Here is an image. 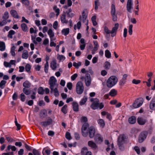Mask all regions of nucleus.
<instances>
[{
    "mask_svg": "<svg viewBox=\"0 0 155 155\" xmlns=\"http://www.w3.org/2000/svg\"><path fill=\"white\" fill-rule=\"evenodd\" d=\"M119 26V24L118 23H116L115 24L114 26L113 27L111 31L109 30L108 28L106 26L104 28V31L107 34H111V37H114L116 35Z\"/></svg>",
    "mask_w": 155,
    "mask_h": 155,
    "instance_id": "nucleus-1",
    "label": "nucleus"
},
{
    "mask_svg": "<svg viewBox=\"0 0 155 155\" xmlns=\"http://www.w3.org/2000/svg\"><path fill=\"white\" fill-rule=\"evenodd\" d=\"M118 79L114 76H110L107 82V86L108 87L110 88L114 86L117 82Z\"/></svg>",
    "mask_w": 155,
    "mask_h": 155,
    "instance_id": "nucleus-2",
    "label": "nucleus"
},
{
    "mask_svg": "<svg viewBox=\"0 0 155 155\" xmlns=\"http://www.w3.org/2000/svg\"><path fill=\"white\" fill-rule=\"evenodd\" d=\"M57 80L54 76H51L50 78L49 84L50 85L51 93L53 92V89L55 87L58 86V84L57 83Z\"/></svg>",
    "mask_w": 155,
    "mask_h": 155,
    "instance_id": "nucleus-3",
    "label": "nucleus"
},
{
    "mask_svg": "<svg viewBox=\"0 0 155 155\" xmlns=\"http://www.w3.org/2000/svg\"><path fill=\"white\" fill-rule=\"evenodd\" d=\"M84 90L83 83L81 81H78L76 85V91L78 94H81Z\"/></svg>",
    "mask_w": 155,
    "mask_h": 155,
    "instance_id": "nucleus-4",
    "label": "nucleus"
},
{
    "mask_svg": "<svg viewBox=\"0 0 155 155\" xmlns=\"http://www.w3.org/2000/svg\"><path fill=\"white\" fill-rule=\"evenodd\" d=\"M143 102V100L142 98H139L136 99L134 101L133 104V107L135 108H137L140 107Z\"/></svg>",
    "mask_w": 155,
    "mask_h": 155,
    "instance_id": "nucleus-5",
    "label": "nucleus"
},
{
    "mask_svg": "<svg viewBox=\"0 0 155 155\" xmlns=\"http://www.w3.org/2000/svg\"><path fill=\"white\" fill-rule=\"evenodd\" d=\"M91 101L93 102L91 106L93 109L95 110L98 108L99 107V100L98 99L92 98L91 99Z\"/></svg>",
    "mask_w": 155,
    "mask_h": 155,
    "instance_id": "nucleus-6",
    "label": "nucleus"
},
{
    "mask_svg": "<svg viewBox=\"0 0 155 155\" xmlns=\"http://www.w3.org/2000/svg\"><path fill=\"white\" fill-rule=\"evenodd\" d=\"M89 125L87 123H85L82 126L81 128V133L82 136L85 137H87L88 135L87 132H85L87 128H89Z\"/></svg>",
    "mask_w": 155,
    "mask_h": 155,
    "instance_id": "nucleus-7",
    "label": "nucleus"
},
{
    "mask_svg": "<svg viewBox=\"0 0 155 155\" xmlns=\"http://www.w3.org/2000/svg\"><path fill=\"white\" fill-rule=\"evenodd\" d=\"M89 125L87 123H85L82 126L81 128V133L82 136L85 137H87L88 135L87 132H85L87 128H89Z\"/></svg>",
    "mask_w": 155,
    "mask_h": 155,
    "instance_id": "nucleus-8",
    "label": "nucleus"
},
{
    "mask_svg": "<svg viewBox=\"0 0 155 155\" xmlns=\"http://www.w3.org/2000/svg\"><path fill=\"white\" fill-rule=\"evenodd\" d=\"M116 10L115 6L114 4L111 5V13L113 17V20L114 21H116L117 20V17L115 14Z\"/></svg>",
    "mask_w": 155,
    "mask_h": 155,
    "instance_id": "nucleus-9",
    "label": "nucleus"
},
{
    "mask_svg": "<svg viewBox=\"0 0 155 155\" xmlns=\"http://www.w3.org/2000/svg\"><path fill=\"white\" fill-rule=\"evenodd\" d=\"M87 133L90 138H93L95 133V129L94 127L92 126H91L89 128V131Z\"/></svg>",
    "mask_w": 155,
    "mask_h": 155,
    "instance_id": "nucleus-10",
    "label": "nucleus"
},
{
    "mask_svg": "<svg viewBox=\"0 0 155 155\" xmlns=\"http://www.w3.org/2000/svg\"><path fill=\"white\" fill-rule=\"evenodd\" d=\"M147 135V133L146 132H143L141 133L139 137V142L140 143H141L143 142L146 139Z\"/></svg>",
    "mask_w": 155,
    "mask_h": 155,
    "instance_id": "nucleus-11",
    "label": "nucleus"
},
{
    "mask_svg": "<svg viewBox=\"0 0 155 155\" xmlns=\"http://www.w3.org/2000/svg\"><path fill=\"white\" fill-rule=\"evenodd\" d=\"M84 79L86 86H89L91 83V78L90 74H87L85 75Z\"/></svg>",
    "mask_w": 155,
    "mask_h": 155,
    "instance_id": "nucleus-12",
    "label": "nucleus"
},
{
    "mask_svg": "<svg viewBox=\"0 0 155 155\" xmlns=\"http://www.w3.org/2000/svg\"><path fill=\"white\" fill-rule=\"evenodd\" d=\"M52 123V120L51 118L49 119L48 120L46 121H43L41 122V124L42 127H46L50 125Z\"/></svg>",
    "mask_w": 155,
    "mask_h": 155,
    "instance_id": "nucleus-13",
    "label": "nucleus"
},
{
    "mask_svg": "<svg viewBox=\"0 0 155 155\" xmlns=\"http://www.w3.org/2000/svg\"><path fill=\"white\" fill-rule=\"evenodd\" d=\"M94 140L97 143H100L103 141V138L99 134H97L94 137Z\"/></svg>",
    "mask_w": 155,
    "mask_h": 155,
    "instance_id": "nucleus-14",
    "label": "nucleus"
},
{
    "mask_svg": "<svg viewBox=\"0 0 155 155\" xmlns=\"http://www.w3.org/2000/svg\"><path fill=\"white\" fill-rule=\"evenodd\" d=\"M125 137L124 134L120 135L118 138V144H123L125 142Z\"/></svg>",
    "mask_w": 155,
    "mask_h": 155,
    "instance_id": "nucleus-15",
    "label": "nucleus"
},
{
    "mask_svg": "<svg viewBox=\"0 0 155 155\" xmlns=\"http://www.w3.org/2000/svg\"><path fill=\"white\" fill-rule=\"evenodd\" d=\"M82 16L80 15L79 18V20L80 21H82L83 23L85 22L86 20L87 17V15L86 14L84 11H83L82 13Z\"/></svg>",
    "mask_w": 155,
    "mask_h": 155,
    "instance_id": "nucleus-16",
    "label": "nucleus"
},
{
    "mask_svg": "<svg viewBox=\"0 0 155 155\" xmlns=\"http://www.w3.org/2000/svg\"><path fill=\"white\" fill-rule=\"evenodd\" d=\"M56 60L55 59H54L50 63V67L53 70H55L57 68Z\"/></svg>",
    "mask_w": 155,
    "mask_h": 155,
    "instance_id": "nucleus-17",
    "label": "nucleus"
},
{
    "mask_svg": "<svg viewBox=\"0 0 155 155\" xmlns=\"http://www.w3.org/2000/svg\"><path fill=\"white\" fill-rule=\"evenodd\" d=\"M137 121L139 124L143 125L146 123L147 120L146 119L141 117H138L137 119Z\"/></svg>",
    "mask_w": 155,
    "mask_h": 155,
    "instance_id": "nucleus-18",
    "label": "nucleus"
},
{
    "mask_svg": "<svg viewBox=\"0 0 155 155\" xmlns=\"http://www.w3.org/2000/svg\"><path fill=\"white\" fill-rule=\"evenodd\" d=\"M81 154L83 155H91V153L88 151L87 148L86 147L83 148L81 151Z\"/></svg>",
    "mask_w": 155,
    "mask_h": 155,
    "instance_id": "nucleus-19",
    "label": "nucleus"
},
{
    "mask_svg": "<svg viewBox=\"0 0 155 155\" xmlns=\"http://www.w3.org/2000/svg\"><path fill=\"white\" fill-rule=\"evenodd\" d=\"M73 110L75 112L79 111V105L76 102L74 101L72 103Z\"/></svg>",
    "mask_w": 155,
    "mask_h": 155,
    "instance_id": "nucleus-20",
    "label": "nucleus"
},
{
    "mask_svg": "<svg viewBox=\"0 0 155 155\" xmlns=\"http://www.w3.org/2000/svg\"><path fill=\"white\" fill-rule=\"evenodd\" d=\"M132 0H128L127 4V11L131 12V9L132 8Z\"/></svg>",
    "mask_w": 155,
    "mask_h": 155,
    "instance_id": "nucleus-21",
    "label": "nucleus"
},
{
    "mask_svg": "<svg viewBox=\"0 0 155 155\" xmlns=\"http://www.w3.org/2000/svg\"><path fill=\"white\" fill-rule=\"evenodd\" d=\"M72 11V10L71 8L69 9L68 11H66L65 14H67V17L72 18L74 17L75 14L73 13H71Z\"/></svg>",
    "mask_w": 155,
    "mask_h": 155,
    "instance_id": "nucleus-22",
    "label": "nucleus"
},
{
    "mask_svg": "<svg viewBox=\"0 0 155 155\" xmlns=\"http://www.w3.org/2000/svg\"><path fill=\"white\" fill-rule=\"evenodd\" d=\"M61 20L62 22L63 23L67 24L68 22V21L66 20V14L65 12H63V14L61 15Z\"/></svg>",
    "mask_w": 155,
    "mask_h": 155,
    "instance_id": "nucleus-23",
    "label": "nucleus"
},
{
    "mask_svg": "<svg viewBox=\"0 0 155 155\" xmlns=\"http://www.w3.org/2000/svg\"><path fill=\"white\" fill-rule=\"evenodd\" d=\"M10 14L12 16L15 18H19V16H18L17 12L15 10H11L10 11Z\"/></svg>",
    "mask_w": 155,
    "mask_h": 155,
    "instance_id": "nucleus-24",
    "label": "nucleus"
},
{
    "mask_svg": "<svg viewBox=\"0 0 155 155\" xmlns=\"http://www.w3.org/2000/svg\"><path fill=\"white\" fill-rule=\"evenodd\" d=\"M88 146L93 149H96L97 148V146L96 143L92 141H89L88 142Z\"/></svg>",
    "mask_w": 155,
    "mask_h": 155,
    "instance_id": "nucleus-25",
    "label": "nucleus"
},
{
    "mask_svg": "<svg viewBox=\"0 0 155 155\" xmlns=\"http://www.w3.org/2000/svg\"><path fill=\"white\" fill-rule=\"evenodd\" d=\"M47 111L45 110H41L40 112L39 116L41 118H44L46 116Z\"/></svg>",
    "mask_w": 155,
    "mask_h": 155,
    "instance_id": "nucleus-26",
    "label": "nucleus"
},
{
    "mask_svg": "<svg viewBox=\"0 0 155 155\" xmlns=\"http://www.w3.org/2000/svg\"><path fill=\"white\" fill-rule=\"evenodd\" d=\"M150 107L152 110L155 109V97L151 101L150 104Z\"/></svg>",
    "mask_w": 155,
    "mask_h": 155,
    "instance_id": "nucleus-27",
    "label": "nucleus"
},
{
    "mask_svg": "<svg viewBox=\"0 0 155 155\" xmlns=\"http://www.w3.org/2000/svg\"><path fill=\"white\" fill-rule=\"evenodd\" d=\"M128 121L130 124H134L136 122V117L134 116L131 117L129 118Z\"/></svg>",
    "mask_w": 155,
    "mask_h": 155,
    "instance_id": "nucleus-28",
    "label": "nucleus"
},
{
    "mask_svg": "<svg viewBox=\"0 0 155 155\" xmlns=\"http://www.w3.org/2000/svg\"><path fill=\"white\" fill-rule=\"evenodd\" d=\"M28 51L27 50H24L22 54V58L23 59H27L28 58Z\"/></svg>",
    "mask_w": 155,
    "mask_h": 155,
    "instance_id": "nucleus-29",
    "label": "nucleus"
},
{
    "mask_svg": "<svg viewBox=\"0 0 155 155\" xmlns=\"http://www.w3.org/2000/svg\"><path fill=\"white\" fill-rule=\"evenodd\" d=\"M31 85V84L28 81H26L24 82L23 84V86L24 88H30Z\"/></svg>",
    "mask_w": 155,
    "mask_h": 155,
    "instance_id": "nucleus-30",
    "label": "nucleus"
},
{
    "mask_svg": "<svg viewBox=\"0 0 155 155\" xmlns=\"http://www.w3.org/2000/svg\"><path fill=\"white\" fill-rule=\"evenodd\" d=\"M109 94L111 97L115 96L117 94V91L115 89H112L110 91Z\"/></svg>",
    "mask_w": 155,
    "mask_h": 155,
    "instance_id": "nucleus-31",
    "label": "nucleus"
},
{
    "mask_svg": "<svg viewBox=\"0 0 155 155\" xmlns=\"http://www.w3.org/2000/svg\"><path fill=\"white\" fill-rule=\"evenodd\" d=\"M28 88H24L23 89V92L25 94L27 95L30 94L31 93V91L30 89Z\"/></svg>",
    "mask_w": 155,
    "mask_h": 155,
    "instance_id": "nucleus-32",
    "label": "nucleus"
},
{
    "mask_svg": "<svg viewBox=\"0 0 155 155\" xmlns=\"http://www.w3.org/2000/svg\"><path fill=\"white\" fill-rule=\"evenodd\" d=\"M16 148L15 146L9 145L7 147V152H8L10 149H11L12 151H15L16 150Z\"/></svg>",
    "mask_w": 155,
    "mask_h": 155,
    "instance_id": "nucleus-33",
    "label": "nucleus"
},
{
    "mask_svg": "<svg viewBox=\"0 0 155 155\" xmlns=\"http://www.w3.org/2000/svg\"><path fill=\"white\" fill-rule=\"evenodd\" d=\"M87 97L86 96H84L83 98L81 100L79 103L81 105L84 104L87 101Z\"/></svg>",
    "mask_w": 155,
    "mask_h": 155,
    "instance_id": "nucleus-34",
    "label": "nucleus"
},
{
    "mask_svg": "<svg viewBox=\"0 0 155 155\" xmlns=\"http://www.w3.org/2000/svg\"><path fill=\"white\" fill-rule=\"evenodd\" d=\"M0 50L1 51H3L5 50V46L4 42L0 41Z\"/></svg>",
    "mask_w": 155,
    "mask_h": 155,
    "instance_id": "nucleus-35",
    "label": "nucleus"
},
{
    "mask_svg": "<svg viewBox=\"0 0 155 155\" xmlns=\"http://www.w3.org/2000/svg\"><path fill=\"white\" fill-rule=\"evenodd\" d=\"M69 28H67L63 29L61 31L62 33L64 34L65 36L68 35L69 33Z\"/></svg>",
    "mask_w": 155,
    "mask_h": 155,
    "instance_id": "nucleus-36",
    "label": "nucleus"
},
{
    "mask_svg": "<svg viewBox=\"0 0 155 155\" xmlns=\"http://www.w3.org/2000/svg\"><path fill=\"white\" fill-rule=\"evenodd\" d=\"M51 150L50 149H46V148H44L42 151V153L43 155L45 154L48 155H49L50 154Z\"/></svg>",
    "mask_w": 155,
    "mask_h": 155,
    "instance_id": "nucleus-37",
    "label": "nucleus"
},
{
    "mask_svg": "<svg viewBox=\"0 0 155 155\" xmlns=\"http://www.w3.org/2000/svg\"><path fill=\"white\" fill-rule=\"evenodd\" d=\"M104 68L106 69L109 70L110 69L111 65L109 62L108 61H105L104 63Z\"/></svg>",
    "mask_w": 155,
    "mask_h": 155,
    "instance_id": "nucleus-38",
    "label": "nucleus"
},
{
    "mask_svg": "<svg viewBox=\"0 0 155 155\" xmlns=\"http://www.w3.org/2000/svg\"><path fill=\"white\" fill-rule=\"evenodd\" d=\"M98 124L100 125V126L102 128H103L105 125V123L103 120L102 119H100L98 121Z\"/></svg>",
    "mask_w": 155,
    "mask_h": 155,
    "instance_id": "nucleus-39",
    "label": "nucleus"
},
{
    "mask_svg": "<svg viewBox=\"0 0 155 155\" xmlns=\"http://www.w3.org/2000/svg\"><path fill=\"white\" fill-rule=\"evenodd\" d=\"M15 33V32L14 31L11 30L8 32V37L10 38H13L12 35H14Z\"/></svg>",
    "mask_w": 155,
    "mask_h": 155,
    "instance_id": "nucleus-40",
    "label": "nucleus"
},
{
    "mask_svg": "<svg viewBox=\"0 0 155 155\" xmlns=\"http://www.w3.org/2000/svg\"><path fill=\"white\" fill-rule=\"evenodd\" d=\"M21 26L22 29V30L25 31L26 32L28 30V27L26 25L25 23H22L21 25Z\"/></svg>",
    "mask_w": 155,
    "mask_h": 155,
    "instance_id": "nucleus-41",
    "label": "nucleus"
},
{
    "mask_svg": "<svg viewBox=\"0 0 155 155\" xmlns=\"http://www.w3.org/2000/svg\"><path fill=\"white\" fill-rule=\"evenodd\" d=\"M105 57L108 58H110L111 57V54L109 50H107L105 51Z\"/></svg>",
    "mask_w": 155,
    "mask_h": 155,
    "instance_id": "nucleus-42",
    "label": "nucleus"
},
{
    "mask_svg": "<svg viewBox=\"0 0 155 155\" xmlns=\"http://www.w3.org/2000/svg\"><path fill=\"white\" fill-rule=\"evenodd\" d=\"M48 61H47V62H46V63L45 64L44 66L45 72L46 73H48Z\"/></svg>",
    "mask_w": 155,
    "mask_h": 155,
    "instance_id": "nucleus-43",
    "label": "nucleus"
},
{
    "mask_svg": "<svg viewBox=\"0 0 155 155\" xmlns=\"http://www.w3.org/2000/svg\"><path fill=\"white\" fill-rule=\"evenodd\" d=\"M9 17L8 13V12H5L4 13V15L2 16V18L6 20Z\"/></svg>",
    "mask_w": 155,
    "mask_h": 155,
    "instance_id": "nucleus-44",
    "label": "nucleus"
},
{
    "mask_svg": "<svg viewBox=\"0 0 155 155\" xmlns=\"http://www.w3.org/2000/svg\"><path fill=\"white\" fill-rule=\"evenodd\" d=\"M48 35L49 36L50 38L54 37V33L53 32L52 30L51 29H49L48 32Z\"/></svg>",
    "mask_w": 155,
    "mask_h": 155,
    "instance_id": "nucleus-45",
    "label": "nucleus"
},
{
    "mask_svg": "<svg viewBox=\"0 0 155 155\" xmlns=\"http://www.w3.org/2000/svg\"><path fill=\"white\" fill-rule=\"evenodd\" d=\"M67 106L66 105H65L62 107L61 109L62 112L64 114H66L67 112Z\"/></svg>",
    "mask_w": 155,
    "mask_h": 155,
    "instance_id": "nucleus-46",
    "label": "nucleus"
},
{
    "mask_svg": "<svg viewBox=\"0 0 155 155\" xmlns=\"http://www.w3.org/2000/svg\"><path fill=\"white\" fill-rule=\"evenodd\" d=\"M58 87H55V88L53 89V91L54 92V95L55 97H58L59 95V92L57 89Z\"/></svg>",
    "mask_w": 155,
    "mask_h": 155,
    "instance_id": "nucleus-47",
    "label": "nucleus"
},
{
    "mask_svg": "<svg viewBox=\"0 0 155 155\" xmlns=\"http://www.w3.org/2000/svg\"><path fill=\"white\" fill-rule=\"evenodd\" d=\"M38 93L39 94H43L44 93V90L43 87H40L38 89Z\"/></svg>",
    "mask_w": 155,
    "mask_h": 155,
    "instance_id": "nucleus-48",
    "label": "nucleus"
},
{
    "mask_svg": "<svg viewBox=\"0 0 155 155\" xmlns=\"http://www.w3.org/2000/svg\"><path fill=\"white\" fill-rule=\"evenodd\" d=\"M81 62H79L78 63H76L75 62L73 63V65L74 66L76 67V68H78L79 66H81Z\"/></svg>",
    "mask_w": 155,
    "mask_h": 155,
    "instance_id": "nucleus-49",
    "label": "nucleus"
},
{
    "mask_svg": "<svg viewBox=\"0 0 155 155\" xmlns=\"http://www.w3.org/2000/svg\"><path fill=\"white\" fill-rule=\"evenodd\" d=\"M100 3L98 0H97L94 2L95 9L97 10L98 9V6L100 5Z\"/></svg>",
    "mask_w": 155,
    "mask_h": 155,
    "instance_id": "nucleus-50",
    "label": "nucleus"
},
{
    "mask_svg": "<svg viewBox=\"0 0 155 155\" xmlns=\"http://www.w3.org/2000/svg\"><path fill=\"white\" fill-rule=\"evenodd\" d=\"M133 25H129L128 33L129 35H131L133 34V30H132Z\"/></svg>",
    "mask_w": 155,
    "mask_h": 155,
    "instance_id": "nucleus-51",
    "label": "nucleus"
},
{
    "mask_svg": "<svg viewBox=\"0 0 155 155\" xmlns=\"http://www.w3.org/2000/svg\"><path fill=\"white\" fill-rule=\"evenodd\" d=\"M65 137L68 140H70L71 139V134L69 132H67L66 133Z\"/></svg>",
    "mask_w": 155,
    "mask_h": 155,
    "instance_id": "nucleus-52",
    "label": "nucleus"
},
{
    "mask_svg": "<svg viewBox=\"0 0 155 155\" xmlns=\"http://www.w3.org/2000/svg\"><path fill=\"white\" fill-rule=\"evenodd\" d=\"M34 155H40V152L35 149H34L32 151Z\"/></svg>",
    "mask_w": 155,
    "mask_h": 155,
    "instance_id": "nucleus-53",
    "label": "nucleus"
},
{
    "mask_svg": "<svg viewBox=\"0 0 155 155\" xmlns=\"http://www.w3.org/2000/svg\"><path fill=\"white\" fill-rule=\"evenodd\" d=\"M126 83V80L124 79H122L119 82V85L121 86H122L124 85Z\"/></svg>",
    "mask_w": 155,
    "mask_h": 155,
    "instance_id": "nucleus-54",
    "label": "nucleus"
},
{
    "mask_svg": "<svg viewBox=\"0 0 155 155\" xmlns=\"http://www.w3.org/2000/svg\"><path fill=\"white\" fill-rule=\"evenodd\" d=\"M6 83V81L4 80H2L1 81L0 83V87L2 89L4 88V87H3V85H5V84Z\"/></svg>",
    "mask_w": 155,
    "mask_h": 155,
    "instance_id": "nucleus-55",
    "label": "nucleus"
},
{
    "mask_svg": "<svg viewBox=\"0 0 155 155\" xmlns=\"http://www.w3.org/2000/svg\"><path fill=\"white\" fill-rule=\"evenodd\" d=\"M25 70L27 72L29 71L31 69V66L29 64H27L26 65L25 67Z\"/></svg>",
    "mask_w": 155,
    "mask_h": 155,
    "instance_id": "nucleus-56",
    "label": "nucleus"
},
{
    "mask_svg": "<svg viewBox=\"0 0 155 155\" xmlns=\"http://www.w3.org/2000/svg\"><path fill=\"white\" fill-rule=\"evenodd\" d=\"M140 82L141 81L140 80H136L135 79H133L132 81L133 84H136L140 83Z\"/></svg>",
    "mask_w": 155,
    "mask_h": 155,
    "instance_id": "nucleus-57",
    "label": "nucleus"
},
{
    "mask_svg": "<svg viewBox=\"0 0 155 155\" xmlns=\"http://www.w3.org/2000/svg\"><path fill=\"white\" fill-rule=\"evenodd\" d=\"M67 87L69 90H71L72 87V83L71 82L68 83L67 84Z\"/></svg>",
    "mask_w": 155,
    "mask_h": 155,
    "instance_id": "nucleus-58",
    "label": "nucleus"
},
{
    "mask_svg": "<svg viewBox=\"0 0 155 155\" xmlns=\"http://www.w3.org/2000/svg\"><path fill=\"white\" fill-rule=\"evenodd\" d=\"M20 96L21 100L23 102L24 101L25 98V95L23 93H22L21 94Z\"/></svg>",
    "mask_w": 155,
    "mask_h": 155,
    "instance_id": "nucleus-59",
    "label": "nucleus"
},
{
    "mask_svg": "<svg viewBox=\"0 0 155 155\" xmlns=\"http://www.w3.org/2000/svg\"><path fill=\"white\" fill-rule=\"evenodd\" d=\"M134 149L135 151L137 152V154H139L140 153V149L137 146H136L134 147Z\"/></svg>",
    "mask_w": 155,
    "mask_h": 155,
    "instance_id": "nucleus-60",
    "label": "nucleus"
},
{
    "mask_svg": "<svg viewBox=\"0 0 155 155\" xmlns=\"http://www.w3.org/2000/svg\"><path fill=\"white\" fill-rule=\"evenodd\" d=\"M7 23L6 20L5 19H3L2 22L0 21V26H3Z\"/></svg>",
    "mask_w": 155,
    "mask_h": 155,
    "instance_id": "nucleus-61",
    "label": "nucleus"
},
{
    "mask_svg": "<svg viewBox=\"0 0 155 155\" xmlns=\"http://www.w3.org/2000/svg\"><path fill=\"white\" fill-rule=\"evenodd\" d=\"M58 25V22L57 21H55L54 23L53 27L55 29H57Z\"/></svg>",
    "mask_w": 155,
    "mask_h": 155,
    "instance_id": "nucleus-62",
    "label": "nucleus"
},
{
    "mask_svg": "<svg viewBox=\"0 0 155 155\" xmlns=\"http://www.w3.org/2000/svg\"><path fill=\"white\" fill-rule=\"evenodd\" d=\"M78 75L77 74H75L71 77V79L72 80L74 81L76 78L78 77Z\"/></svg>",
    "mask_w": 155,
    "mask_h": 155,
    "instance_id": "nucleus-63",
    "label": "nucleus"
},
{
    "mask_svg": "<svg viewBox=\"0 0 155 155\" xmlns=\"http://www.w3.org/2000/svg\"><path fill=\"white\" fill-rule=\"evenodd\" d=\"M22 3L26 5H29V2L28 0H22Z\"/></svg>",
    "mask_w": 155,
    "mask_h": 155,
    "instance_id": "nucleus-64",
    "label": "nucleus"
}]
</instances>
